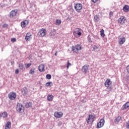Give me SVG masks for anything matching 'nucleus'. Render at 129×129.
I'll return each instance as SVG.
<instances>
[{
	"label": "nucleus",
	"instance_id": "nucleus-1",
	"mask_svg": "<svg viewBox=\"0 0 129 129\" xmlns=\"http://www.w3.org/2000/svg\"><path fill=\"white\" fill-rule=\"evenodd\" d=\"M95 116L92 114H89L87 117V118L86 119V121H87V125L89 124V123L91 122H93L94 121V118Z\"/></svg>",
	"mask_w": 129,
	"mask_h": 129
},
{
	"label": "nucleus",
	"instance_id": "nucleus-2",
	"mask_svg": "<svg viewBox=\"0 0 129 129\" xmlns=\"http://www.w3.org/2000/svg\"><path fill=\"white\" fill-rule=\"evenodd\" d=\"M83 7L82 4L80 3H77L74 5L75 10L77 12V13H80V11L82 10Z\"/></svg>",
	"mask_w": 129,
	"mask_h": 129
},
{
	"label": "nucleus",
	"instance_id": "nucleus-3",
	"mask_svg": "<svg viewBox=\"0 0 129 129\" xmlns=\"http://www.w3.org/2000/svg\"><path fill=\"white\" fill-rule=\"evenodd\" d=\"M8 97L10 100H15L17 98V94L14 92H11L9 93Z\"/></svg>",
	"mask_w": 129,
	"mask_h": 129
},
{
	"label": "nucleus",
	"instance_id": "nucleus-4",
	"mask_svg": "<svg viewBox=\"0 0 129 129\" xmlns=\"http://www.w3.org/2000/svg\"><path fill=\"white\" fill-rule=\"evenodd\" d=\"M118 23L119 25H123L125 23V17L121 16L118 20Z\"/></svg>",
	"mask_w": 129,
	"mask_h": 129
},
{
	"label": "nucleus",
	"instance_id": "nucleus-5",
	"mask_svg": "<svg viewBox=\"0 0 129 129\" xmlns=\"http://www.w3.org/2000/svg\"><path fill=\"white\" fill-rule=\"evenodd\" d=\"M104 119H101L98 123L97 124V127L98 128H100V127H102L103 125H104Z\"/></svg>",
	"mask_w": 129,
	"mask_h": 129
},
{
	"label": "nucleus",
	"instance_id": "nucleus-6",
	"mask_svg": "<svg viewBox=\"0 0 129 129\" xmlns=\"http://www.w3.org/2000/svg\"><path fill=\"white\" fill-rule=\"evenodd\" d=\"M47 33L46 29H41L39 32V35L40 37H45L46 36Z\"/></svg>",
	"mask_w": 129,
	"mask_h": 129
},
{
	"label": "nucleus",
	"instance_id": "nucleus-7",
	"mask_svg": "<svg viewBox=\"0 0 129 129\" xmlns=\"http://www.w3.org/2000/svg\"><path fill=\"white\" fill-rule=\"evenodd\" d=\"M88 68H89V66H84L82 68V71L83 73H84V74H86V73L88 72Z\"/></svg>",
	"mask_w": 129,
	"mask_h": 129
},
{
	"label": "nucleus",
	"instance_id": "nucleus-8",
	"mask_svg": "<svg viewBox=\"0 0 129 129\" xmlns=\"http://www.w3.org/2000/svg\"><path fill=\"white\" fill-rule=\"evenodd\" d=\"M17 106H19L18 110H17L19 112H24L25 111V107L23 105H20L19 103L17 104Z\"/></svg>",
	"mask_w": 129,
	"mask_h": 129
},
{
	"label": "nucleus",
	"instance_id": "nucleus-9",
	"mask_svg": "<svg viewBox=\"0 0 129 129\" xmlns=\"http://www.w3.org/2000/svg\"><path fill=\"white\" fill-rule=\"evenodd\" d=\"M28 91L29 90L26 87H24L22 89L21 92L24 96H26V95L28 94Z\"/></svg>",
	"mask_w": 129,
	"mask_h": 129
},
{
	"label": "nucleus",
	"instance_id": "nucleus-10",
	"mask_svg": "<svg viewBox=\"0 0 129 129\" xmlns=\"http://www.w3.org/2000/svg\"><path fill=\"white\" fill-rule=\"evenodd\" d=\"M16 16H17V10H12L10 13V18H14V17H16Z\"/></svg>",
	"mask_w": 129,
	"mask_h": 129
},
{
	"label": "nucleus",
	"instance_id": "nucleus-11",
	"mask_svg": "<svg viewBox=\"0 0 129 129\" xmlns=\"http://www.w3.org/2000/svg\"><path fill=\"white\" fill-rule=\"evenodd\" d=\"M54 115L55 117H62L63 116V113L62 112H54Z\"/></svg>",
	"mask_w": 129,
	"mask_h": 129
},
{
	"label": "nucleus",
	"instance_id": "nucleus-12",
	"mask_svg": "<svg viewBox=\"0 0 129 129\" xmlns=\"http://www.w3.org/2000/svg\"><path fill=\"white\" fill-rule=\"evenodd\" d=\"M111 83H112V82H111V81L110 80V79H107L104 83L105 86L106 87H109V85H110Z\"/></svg>",
	"mask_w": 129,
	"mask_h": 129
},
{
	"label": "nucleus",
	"instance_id": "nucleus-13",
	"mask_svg": "<svg viewBox=\"0 0 129 129\" xmlns=\"http://www.w3.org/2000/svg\"><path fill=\"white\" fill-rule=\"evenodd\" d=\"M45 64H41L38 67V70L40 72H44L45 71Z\"/></svg>",
	"mask_w": 129,
	"mask_h": 129
},
{
	"label": "nucleus",
	"instance_id": "nucleus-14",
	"mask_svg": "<svg viewBox=\"0 0 129 129\" xmlns=\"http://www.w3.org/2000/svg\"><path fill=\"white\" fill-rule=\"evenodd\" d=\"M118 43L120 44V45H122V44L124 43V42H125V37H121L120 38L118 37Z\"/></svg>",
	"mask_w": 129,
	"mask_h": 129
},
{
	"label": "nucleus",
	"instance_id": "nucleus-15",
	"mask_svg": "<svg viewBox=\"0 0 129 129\" xmlns=\"http://www.w3.org/2000/svg\"><path fill=\"white\" fill-rule=\"evenodd\" d=\"M32 39V34L31 33H27L25 37V40L28 42V41H31Z\"/></svg>",
	"mask_w": 129,
	"mask_h": 129
},
{
	"label": "nucleus",
	"instance_id": "nucleus-16",
	"mask_svg": "<svg viewBox=\"0 0 129 129\" xmlns=\"http://www.w3.org/2000/svg\"><path fill=\"white\" fill-rule=\"evenodd\" d=\"M29 24V21L28 20H25L21 22L22 28H26V25Z\"/></svg>",
	"mask_w": 129,
	"mask_h": 129
},
{
	"label": "nucleus",
	"instance_id": "nucleus-17",
	"mask_svg": "<svg viewBox=\"0 0 129 129\" xmlns=\"http://www.w3.org/2000/svg\"><path fill=\"white\" fill-rule=\"evenodd\" d=\"M128 107H129V102H127L122 106V110H124V109H126L128 108Z\"/></svg>",
	"mask_w": 129,
	"mask_h": 129
},
{
	"label": "nucleus",
	"instance_id": "nucleus-18",
	"mask_svg": "<svg viewBox=\"0 0 129 129\" xmlns=\"http://www.w3.org/2000/svg\"><path fill=\"white\" fill-rule=\"evenodd\" d=\"M8 117V113L7 112H4L3 113H0V117H3L5 118V117Z\"/></svg>",
	"mask_w": 129,
	"mask_h": 129
},
{
	"label": "nucleus",
	"instance_id": "nucleus-19",
	"mask_svg": "<svg viewBox=\"0 0 129 129\" xmlns=\"http://www.w3.org/2000/svg\"><path fill=\"white\" fill-rule=\"evenodd\" d=\"M123 11L125 13H127L129 11V6L127 5H125L123 8Z\"/></svg>",
	"mask_w": 129,
	"mask_h": 129
},
{
	"label": "nucleus",
	"instance_id": "nucleus-20",
	"mask_svg": "<svg viewBox=\"0 0 129 129\" xmlns=\"http://www.w3.org/2000/svg\"><path fill=\"white\" fill-rule=\"evenodd\" d=\"M25 107L26 108H31V107H32V103L29 102H27L25 104Z\"/></svg>",
	"mask_w": 129,
	"mask_h": 129
},
{
	"label": "nucleus",
	"instance_id": "nucleus-21",
	"mask_svg": "<svg viewBox=\"0 0 129 129\" xmlns=\"http://www.w3.org/2000/svg\"><path fill=\"white\" fill-rule=\"evenodd\" d=\"M99 20H100V19L99 18V15H96L94 17V22H99Z\"/></svg>",
	"mask_w": 129,
	"mask_h": 129
},
{
	"label": "nucleus",
	"instance_id": "nucleus-22",
	"mask_svg": "<svg viewBox=\"0 0 129 129\" xmlns=\"http://www.w3.org/2000/svg\"><path fill=\"white\" fill-rule=\"evenodd\" d=\"M5 129H11V122H8L5 126Z\"/></svg>",
	"mask_w": 129,
	"mask_h": 129
},
{
	"label": "nucleus",
	"instance_id": "nucleus-23",
	"mask_svg": "<svg viewBox=\"0 0 129 129\" xmlns=\"http://www.w3.org/2000/svg\"><path fill=\"white\" fill-rule=\"evenodd\" d=\"M72 51L74 52V53H78V49H77V48L76 46H72Z\"/></svg>",
	"mask_w": 129,
	"mask_h": 129
},
{
	"label": "nucleus",
	"instance_id": "nucleus-24",
	"mask_svg": "<svg viewBox=\"0 0 129 129\" xmlns=\"http://www.w3.org/2000/svg\"><path fill=\"white\" fill-rule=\"evenodd\" d=\"M47 99L48 101H52L53 100V95H49L47 97Z\"/></svg>",
	"mask_w": 129,
	"mask_h": 129
},
{
	"label": "nucleus",
	"instance_id": "nucleus-25",
	"mask_svg": "<svg viewBox=\"0 0 129 129\" xmlns=\"http://www.w3.org/2000/svg\"><path fill=\"white\" fill-rule=\"evenodd\" d=\"M120 119H121V117L120 116H118L117 118L115 119L114 122L116 123H118L119 121H120Z\"/></svg>",
	"mask_w": 129,
	"mask_h": 129
},
{
	"label": "nucleus",
	"instance_id": "nucleus-26",
	"mask_svg": "<svg viewBox=\"0 0 129 129\" xmlns=\"http://www.w3.org/2000/svg\"><path fill=\"white\" fill-rule=\"evenodd\" d=\"M35 70H36V69L35 68H32L29 72V74L31 75H33V74L35 73Z\"/></svg>",
	"mask_w": 129,
	"mask_h": 129
},
{
	"label": "nucleus",
	"instance_id": "nucleus-27",
	"mask_svg": "<svg viewBox=\"0 0 129 129\" xmlns=\"http://www.w3.org/2000/svg\"><path fill=\"white\" fill-rule=\"evenodd\" d=\"M81 31V29L79 28H76L74 31V35H77L78 33H79L80 31Z\"/></svg>",
	"mask_w": 129,
	"mask_h": 129
},
{
	"label": "nucleus",
	"instance_id": "nucleus-28",
	"mask_svg": "<svg viewBox=\"0 0 129 129\" xmlns=\"http://www.w3.org/2000/svg\"><path fill=\"white\" fill-rule=\"evenodd\" d=\"M76 48H77V49L78 51H80V50H81V49H82V46L81 45V44H77L76 46Z\"/></svg>",
	"mask_w": 129,
	"mask_h": 129
},
{
	"label": "nucleus",
	"instance_id": "nucleus-29",
	"mask_svg": "<svg viewBox=\"0 0 129 129\" xmlns=\"http://www.w3.org/2000/svg\"><path fill=\"white\" fill-rule=\"evenodd\" d=\"M55 24L57 26H59V25H61V20L56 19L55 21Z\"/></svg>",
	"mask_w": 129,
	"mask_h": 129
},
{
	"label": "nucleus",
	"instance_id": "nucleus-30",
	"mask_svg": "<svg viewBox=\"0 0 129 129\" xmlns=\"http://www.w3.org/2000/svg\"><path fill=\"white\" fill-rule=\"evenodd\" d=\"M100 35L102 37H104L105 36V34H104V30L102 29L100 31Z\"/></svg>",
	"mask_w": 129,
	"mask_h": 129
},
{
	"label": "nucleus",
	"instance_id": "nucleus-31",
	"mask_svg": "<svg viewBox=\"0 0 129 129\" xmlns=\"http://www.w3.org/2000/svg\"><path fill=\"white\" fill-rule=\"evenodd\" d=\"M20 69H24V67H25V66L23 63H20L19 65Z\"/></svg>",
	"mask_w": 129,
	"mask_h": 129
},
{
	"label": "nucleus",
	"instance_id": "nucleus-32",
	"mask_svg": "<svg viewBox=\"0 0 129 129\" xmlns=\"http://www.w3.org/2000/svg\"><path fill=\"white\" fill-rule=\"evenodd\" d=\"M88 40L90 43L92 42V40H91V36L90 35H88Z\"/></svg>",
	"mask_w": 129,
	"mask_h": 129
},
{
	"label": "nucleus",
	"instance_id": "nucleus-33",
	"mask_svg": "<svg viewBox=\"0 0 129 129\" xmlns=\"http://www.w3.org/2000/svg\"><path fill=\"white\" fill-rule=\"evenodd\" d=\"M46 78L47 79H51V78H52V76L50 74H47L46 75Z\"/></svg>",
	"mask_w": 129,
	"mask_h": 129
},
{
	"label": "nucleus",
	"instance_id": "nucleus-34",
	"mask_svg": "<svg viewBox=\"0 0 129 129\" xmlns=\"http://www.w3.org/2000/svg\"><path fill=\"white\" fill-rule=\"evenodd\" d=\"M51 83H52L51 82H47V83H46V84H45V86L46 87H49V86H51L50 85V84H51Z\"/></svg>",
	"mask_w": 129,
	"mask_h": 129
},
{
	"label": "nucleus",
	"instance_id": "nucleus-35",
	"mask_svg": "<svg viewBox=\"0 0 129 129\" xmlns=\"http://www.w3.org/2000/svg\"><path fill=\"white\" fill-rule=\"evenodd\" d=\"M71 63H70L69 61H68V64L67 66V68L68 69L70 66H71Z\"/></svg>",
	"mask_w": 129,
	"mask_h": 129
},
{
	"label": "nucleus",
	"instance_id": "nucleus-36",
	"mask_svg": "<svg viewBox=\"0 0 129 129\" xmlns=\"http://www.w3.org/2000/svg\"><path fill=\"white\" fill-rule=\"evenodd\" d=\"M17 39H16V38H11V42L13 43H15V42H16Z\"/></svg>",
	"mask_w": 129,
	"mask_h": 129
},
{
	"label": "nucleus",
	"instance_id": "nucleus-37",
	"mask_svg": "<svg viewBox=\"0 0 129 129\" xmlns=\"http://www.w3.org/2000/svg\"><path fill=\"white\" fill-rule=\"evenodd\" d=\"M126 128H129V121L126 122Z\"/></svg>",
	"mask_w": 129,
	"mask_h": 129
},
{
	"label": "nucleus",
	"instance_id": "nucleus-38",
	"mask_svg": "<svg viewBox=\"0 0 129 129\" xmlns=\"http://www.w3.org/2000/svg\"><path fill=\"white\" fill-rule=\"evenodd\" d=\"M126 70L127 73L129 74V64L126 67Z\"/></svg>",
	"mask_w": 129,
	"mask_h": 129
},
{
	"label": "nucleus",
	"instance_id": "nucleus-39",
	"mask_svg": "<svg viewBox=\"0 0 129 129\" xmlns=\"http://www.w3.org/2000/svg\"><path fill=\"white\" fill-rule=\"evenodd\" d=\"M77 35H78L79 37H80V36L82 35V33H81V31L79 32L78 33H77Z\"/></svg>",
	"mask_w": 129,
	"mask_h": 129
},
{
	"label": "nucleus",
	"instance_id": "nucleus-40",
	"mask_svg": "<svg viewBox=\"0 0 129 129\" xmlns=\"http://www.w3.org/2000/svg\"><path fill=\"white\" fill-rule=\"evenodd\" d=\"M31 65H32V64H31L30 63L26 64V68H29V67H30V66H31Z\"/></svg>",
	"mask_w": 129,
	"mask_h": 129
},
{
	"label": "nucleus",
	"instance_id": "nucleus-41",
	"mask_svg": "<svg viewBox=\"0 0 129 129\" xmlns=\"http://www.w3.org/2000/svg\"><path fill=\"white\" fill-rule=\"evenodd\" d=\"M9 25H8V24H4L3 25V28H8V26Z\"/></svg>",
	"mask_w": 129,
	"mask_h": 129
},
{
	"label": "nucleus",
	"instance_id": "nucleus-42",
	"mask_svg": "<svg viewBox=\"0 0 129 129\" xmlns=\"http://www.w3.org/2000/svg\"><path fill=\"white\" fill-rule=\"evenodd\" d=\"M113 15V12H112L111 11V12L109 13V17H112Z\"/></svg>",
	"mask_w": 129,
	"mask_h": 129
},
{
	"label": "nucleus",
	"instance_id": "nucleus-43",
	"mask_svg": "<svg viewBox=\"0 0 129 129\" xmlns=\"http://www.w3.org/2000/svg\"><path fill=\"white\" fill-rule=\"evenodd\" d=\"M58 126H60V125H62V122L61 121H59L58 123Z\"/></svg>",
	"mask_w": 129,
	"mask_h": 129
},
{
	"label": "nucleus",
	"instance_id": "nucleus-44",
	"mask_svg": "<svg viewBox=\"0 0 129 129\" xmlns=\"http://www.w3.org/2000/svg\"><path fill=\"white\" fill-rule=\"evenodd\" d=\"M97 46L96 45H94V47H93V49L94 50H96V49H97Z\"/></svg>",
	"mask_w": 129,
	"mask_h": 129
},
{
	"label": "nucleus",
	"instance_id": "nucleus-45",
	"mask_svg": "<svg viewBox=\"0 0 129 129\" xmlns=\"http://www.w3.org/2000/svg\"><path fill=\"white\" fill-rule=\"evenodd\" d=\"M92 2L93 3H97V2H98V0H92Z\"/></svg>",
	"mask_w": 129,
	"mask_h": 129
},
{
	"label": "nucleus",
	"instance_id": "nucleus-46",
	"mask_svg": "<svg viewBox=\"0 0 129 129\" xmlns=\"http://www.w3.org/2000/svg\"><path fill=\"white\" fill-rule=\"evenodd\" d=\"M50 36H55V33H52V32H50V34H49Z\"/></svg>",
	"mask_w": 129,
	"mask_h": 129
},
{
	"label": "nucleus",
	"instance_id": "nucleus-47",
	"mask_svg": "<svg viewBox=\"0 0 129 129\" xmlns=\"http://www.w3.org/2000/svg\"><path fill=\"white\" fill-rule=\"evenodd\" d=\"M19 69H17V74H19Z\"/></svg>",
	"mask_w": 129,
	"mask_h": 129
},
{
	"label": "nucleus",
	"instance_id": "nucleus-48",
	"mask_svg": "<svg viewBox=\"0 0 129 129\" xmlns=\"http://www.w3.org/2000/svg\"><path fill=\"white\" fill-rule=\"evenodd\" d=\"M54 55H55V56H57V51L55 52Z\"/></svg>",
	"mask_w": 129,
	"mask_h": 129
},
{
	"label": "nucleus",
	"instance_id": "nucleus-49",
	"mask_svg": "<svg viewBox=\"0 0 129 129\" xmlns=\"http://www.w3.org/2000/svg\"><path fill=\"white\" fill-rule=\"evenodd\" d=\"M10 63H11V65H13V62L11 61Z\"/></svg>",
	"mask_w": 129,
	"mask_h": 129
},
{
	"label": "nucleus",
	"instance_id": "nucleus-50",
	"mask_svg": "<svg viewBox=\"0 0 129 129\" xmlns=\"http://www.w3.org/2000/svg\"><path fill=\"white\" fill-rule=\"evenodd\" d=\"M15 74H17V70H15Z\"/></svg>",
	"mask_w": 129,
	"mask_h": 129
},
{
	"label": "nucleus",
	"instance_id": "nucleus-51",
	"mask_svg": "<svg viewBox=\"0 0 129 129\" xmlns=\"http://www.w3.org/2000/svg\"><path fill=\"white\" fill-rule=\"evenodd\" d=\"M10 2H11V0H10Z\"/></svg>",
	"mask_w": 129,
	"mask_h": 129
}]
</instances>
